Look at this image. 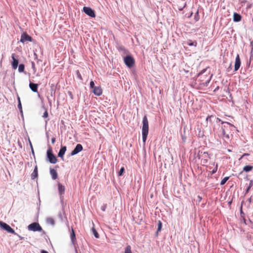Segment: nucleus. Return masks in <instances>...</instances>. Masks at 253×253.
<instances>
[{"mask_svg":"<svg viewBox=\"0 0 253 253\" xmlns=\"http://www.w3.org/2000/svg\"><path fill=\"white\" fill-rule=\"evenodd\" d=\"M0 226L7 232L17 235L13 229H12L9 225L2 221H0Z\"/></svg>","mask_w":253,"mask_h":253,"instance_id":"nucleus-5","label":"nucleus"},{"mask_svg":"<svg viewBox=\"0 0 253 253\" xmlns=\"http://www.w3.org/2000/svg\"><path fill=\"white\" fill-rule=\"evenodd\" d=\"M247 155H249V154H247V153H244L242 156V157H241L240 159H242L243 157H244L245 156H247Z\"/></svg>","mask_w":253,"mask_h":253,"instance_id":"nucleus-41","label":"nucleus"},{"mask_svg":"<svg viewBox=\"0 0 253 253\" xmlns=\"http://www.w3.org/2000/svg\"><path fill=\"white\" fill-rule=\"evenodd\" d=\"M43 117L44 118H47L48 117V113L47 112V111H45L44 113Z\"/></svg>","mask_w":253,"mask_h":253,"instance_id":"nucleus-36","label":"nucleus"},{"mask_svg":"<svg viewBox=\"0 0 253 253\" xmlns=\"http://www.w3.org/2000/svg\"><path fill=\"white\" fill-rule=\"evenodd\" d=\"M92 231L93 234H94V236L95 237V238H98L99 237V235L98 233H97V232L96 231V230H95V229L94 227L92 228Z\"/></svg>","mask_w":253,"mask_h":253,"instance_id":"nucleus-26","label":"nucleus"},{"mask_svg":"<svg viewBox=\"0 0 253 253\" xmlns=\"http://www.w3.org/2000/svg\"><path fill=\"white\" fill-rule=\"evenodd\" d=\"M38 176V168L36 166L31 174V178L32 179H35Z\"/></svg>","mask_w":253,"mask_h":253,"instance_id":"nucleus-20","label":"nucleus"},{"mask_svg":"<svg viewBox=\"0 0 253 253\" xmlns=\"http://www.w3.org/2000/svg\"><path fill=\"white\" fill-rule=\"evenodd\" d=\"M94 94L97 96H100L102 93V89L100 86H95L93 89Z\"/></svg>","mask_w":253,"mask_h":253,"instance_id":"nucleus-14","label":"nucleus"},{"mask_svg":"<svg viewBox=\"0 0 253 253\" xmlns=\"http://www.w3.org/2000/svg\"><path fill=\"white\" fill-rule=\"evenodd\" d=\"M66 151V147L65 146H62L58 154V156L63 159V156Z\"/></svg>","mask_w":253,"mask_h":253,"instance_id":"nucleus-15","label":"nucleus"},{"mask_svg":"<svg viewBox=\"0 0 253 253\" xmlns=\"http://www.w3.org/2000/svg\"><path fill=\"white\" fill-rule=\"evenodd\" d=\"M83 149V146L80 144H78L75 149L72 151L71 155L72 156L75 155L80 152L82 151Z\"/></svg>","mask_w":253,"mask_h":253,"instance_id":"nucleus-12","label":"nucleus"},{"mask_svg":"<svg viewBox=\"0 0 253 253\" xmlns=\"http://www.w3.org/2000/svg\"><path fill=\"white\" fill-rule=\"evenodd\" d=\"M125 253H132L131 246L127 245L125 250Z\"/></svg>","mask_w":253,"mask_h":253,"instance_id":"nucleus-24","label":"nucleus"},{"mask_svg":"<svg viewBox=\"0 0 253 253\" xmlns=\"http://www.w3.org/2000/svg\"><path fill=\"white\" fill-rule=\"evenodd\" d=\"M222 123L225 124V125L223 126L222 128L223 135L224 136L226 137V138H229V134L227 133V129L228 128H232V127H234V126L233 125H232L229 123H227V122H222Z\"/></svg>","mask_w":253,"mask_h":253,"instance_id":"nucleus-6","label":"nucleus"},{"mask_svg":"<svg viewBox=\"0 0 253 253\" xmlns=\"http://www.w3.org/2000/svg\"><path fill=\"white\" fill-rule=\"evenodd\" d=\"M18 103L19 102H21L20 99V97L19 96L18 97Z\"/></svg>","mask_w":253,"mask_h":253,"instance_id":"nucleus-43","label":"nucleus"},{"mask_svg":"<svg viewBox=\"0 0 253 253\" xmlns=\"http://www.w3.org/2000/svg\"><path fill=\"white\" fill-rule=\"evenodd\" d=\"M94 87H95L94 83L93 81H91L90 82V87L93 89L94 88Z\"/></svg>","mask_w":253,"mask_h":253,"instance_id":"nucleus-33","label":"nucleus"},{"mask_svg":"<svg viewBox=\"0 0 253 253\" xmlns=\"http://www.w3.org/2000/svg\"><path fill=\"white\" fill-rule=\"evenodd\" d=\"M197 198L198 199V202L200 203L202 199V197L199 195V196H198Z\"/></svg>","mask_w":253,"mask_h":253,"instance_id":"nucleus-39","label":"nucleus"},{"mask_svg":"<svg viewBox=\"0 0 253 253\" xmlns=\"http://www.w3.org/2000/svg\"><path fill=\"white\" fill-rule=\"evenodd\" d=\"M77 74H78V78L82 80V76H81V75L80 74V73H79V71L77 72Z\"/></svg>","mask_w":253,"mask_h":253,"instance_id":"nucleus-37","label":"nucleus"},{"mask_svg":"<svg viewBox=\"0 0 253 253\" xmlns=\"http://www.w3.org/2000/svg\"><path fill=\"white\" fill-rule=\"evenodd\" d=\"M187 44L189 46H194L196 47L197 43L196 41H192V40H189L187 41Z\"/></svg>","mask_w":253,"mask_h":253,"instance_id":"nucleus-22","label":"nucleus"},{"mask_svg":"<svg viewBox=\"0 0 253 253\" xmlns=\"http://www.w3.org/2000/svg\"><path fill=\"white\" fill-rule=\"evenodd\" d=\"M217 167H218V165L217 164L216 165V167H215V169H214L212 171V173H214L216 172L217 170Z\"/></svg>","mask_w":253,"mask_h":253,"instance_id":"nucleus-35","label":"nucleus"},{"mask_svg":"<svg viewBox=\"0 0 253 253\" xmlns=\"http://www.w3.org/2000/svg\"><path fill=\"white\" fill-rule=\"evenodd\" d=\"M41 253H48V252L44 251V250H42Z\"/></svg>","mask_w":253,"mask_h":253,"instance_id":"nucleus-42","label":"nucleus"},{"mask_svg":"<svg viewBox=\"0 0 253 253\" xmlns=\"http://www.w3.org/2000/svg\"><path fill=\"white\" fill-rule=\"evenodd\" d=\"M25 65L23 64H21L19 65L18 71L19 72H23L24 71Z\"/></svg>","mask_w":253,"mask_h":253,"instance_id":"nucleus-25","label":"nucleus"},{"mask_svg":"<svg viewBox=\"0 0 253 253\" xmlns=\"http://www.w3.org/2000/svg\"><path fill=\"white\" fill-rule=\"evenodd\" d=\"M71 239L73 244L76 241L75 233L73 229H72V233L71 234Z\"/></svg>","mask_w":253,"mask_h":253,"instance_id":"nucleus-21","label":"nucleus"},{"mask_svg":"<svg viewBox=\"0 0 253 253\" xmlns=\"http://www.w3.org/2000/svg\"><path fill=\"white\" fill-rule=\"evenodd\" d=\"M251 45L252 46V50H251V52L250 59L251 60L253 58V43L252 42H251Z\"/></svg>","mask_w":253,"mask_h":253,"instance_id":"nucleus-30","label":"nucleus"},{"mask_svg":"<svg viewBox=\"0 0 253 253\" xmlns=\"http://www.w3.org/2000/svg\"><path fill=\"white\" fill-rule=\"evenodd\" d=\"M252 185H253V182H252V181H251L250 185H249V187L248 188L247 191H248L251 188V187L252 186Z\"/></svg>","mask_w":253,"mask_h":253,"instance_id":"nucleus-38","label":"nucleus"},{"mask_svg":"<svg viewBox=\"0 0 253 253\" xmlns=\"http://www.w3.org/2000/svg\"><path fill=\"white\" fill-rule=\"evenodd\" d=\"M207 69L203 70L199 73L197 81L200 83V84L204 86L207 85L210 82L211 76L210 75L209 73H207Z\"/></svg>","mask_w":253,"mask_h":253,"instance_id":"nucleus-1","label":"nucleus"},{"mask_svg":"<svg viewBox=\"0 0 253 253\" xmlns=\"http://www.w3.org/2000/svg\"><path fill=\"white\" fill-rule=\"evenodd\" d=\"M29 87L33 91H34L35 92H36L38 91V84L30 83L29 84Z\"/></svg>","mask_w":253,"mask_h":253,"instance_id":"nucleus-17","label":"nucleus"},{"mask_svg":"<svg viewBox=\"0 0 253 253\" xmlns=\"http://www.w3.org/2000/svg\"><path fill=\"white\" fill-rule=\"evenodd\" d=\"M241 16L237 13H234L233 15V20L235 22H239L241 20Z\"/></svg>","mask_w":253,"mask_h":253,"instance_id":"nucleus-18","label":"nucleus"},{"mask_svg":"<svg viewBox=\"0 0 253 253\" xmlns=\"http://www.w3.org/2000/svg\"><path fill=\"white\" fill-rule=\"evenodd\" d=\"M143 126L142 128V139L143 142H145L148 134L149 125L147 117L145 116L143 118Z\"/></svg>","mask_w":253,"mask_h":253,"instance_id":"nucleus-2","label":"nucleus"},{"mask_svg":"<svg viewBox=\"0 0 253 253\" xmlns=\"http://www.w3.org/2000/svg\"><path fill=\"white\" fill-rule=\"evenodd\" d=\"M23 237H20V239H21V240H22V239H23Z\"/></svg>","mask_w":253,"mask_h":253,"instance_id":"nucleus-45","label":"nucleus"},{"mask_svg":"<svg viewBox=\"0 0 253 253\" xmlns=\"http://www.w3.org/2000/svg\"><path fill=\"white\" fill-rule=\"evenodd\" d=\"M32 68L34 71V73H36L37 71L35 64L34 62H32Z\"/></svg>","mask_w":253,"mask_h":253,"instance_id":"nucleus-31","label":"nucleus"},{"mask_svg":"<svg viewBox=\"0 0 253 253\" xmlns=\"http://www.w3.org/2000/svg\"><path fill=\"white\" fill-rule=\"evenodd\" d=\"M47 222L48 223H50L52 225H53L54 224V220L53 218H48L47 219Z\"/></svg>","mask_w":253,"mask_h":253,"instance_id":"nucleus-28","label":"nucleus"},{"mask_svg":"<svg viewBox=\"0 0 253 253\" xmlns=\"http://www.w3.org/2000/svg\"><path fill=\"white\" fill-rule=\"evenodd\" d=\"M229 179V177H225L220 182V185H224L226 182Z\"/></svg>","mask_w":253,"mask_h":253,"instance_id":"nucleus-27","label":"nucleus"},{"mask_svg":"<svg viewBox=\"0 0 253 253\" xmlns=\"http://www.w3.org/2000/svg\"><path fill=\"white\" fill-rule=\"evenodd\" d=\"M28 228L29 230L33 231H41L42 230L41 226L37 222H34L30 224L28 226Z\"/></svg>","mask_w":253,"mask_h":253,"instance_id":"nucleus-8","label":"nucleus"},{"mask_svg":"<svg viewBox=\"0 0 253 253\" xmlns=\"http://www.w3.org/2000/svg\"><path fill=\"white\" fill-rule=\"evenodd\" d=\"M124 62L128 67L131 68L134 65L135 61L132 56L127 55L125 57Z\"/></svg>","mask_w":253,"mask_h":253,"instance_id":"nucleus-7","label":"nucleus"},{"mask_svg":"<svg viewBox=\"0 0 253 253\" xmlns=\"http://www.w3.org/2000/svg\"><path fill=\"white\" fill-rule=\"evenodd\" d=\"M198 157L201 160V164L203 165L207 164L210 158L209 154L206 152H199Z\"/></svg>","mask_w":253,"mask_h":253,"instance_id":"nucleus-3","label":"nucleus"},{"mask_svg":"<svg viewBox=\"0 0 253 253\" xmlns=\"http://www.w3.org/2000/svg\"><path fill=\"white\" fill-rule=\"evenodd\" d=\"M18 56L16 55L15 53H12L11 55V58L12 59V62H11V65L14 69H16L18 65Z\"/></svg>","mask_w":253,"mask_h":253,"instance_id":"nucleus-9","label":"nucleus"},{"mask_svg":"<svg viewBox=\"0 0 253 253\" xmlns=\"http://www.w3.org/2000/svg\"><path fill=\"white\" fill-rule=\"evenodd\" d=\"M83 11L85 14L91 17H95L94 11L92 10L90 7L84 6L83 8Z\"/></svg>","mask_w":253,"mask_h":253,"instance_id":"nucleus-10","label":"nucleus"},{"mask_svg":"<svg viewBox=\"0 0 253 253\" xmlns=\"http://www.w3.org/2000/svg\"><path fill=\"white\" fill-rule=\"evenodd\" d=\"M241 65V60L240 58V56L239 54H237L236 59H235V67L234 70L237 71L240 68Z\"/></svg>","mask_w":253,"mask_h":253,"instance_id":"nucleus-13","label":"nucleus"},{"mask_svg":"<svg viewBox=\"0 0 253 253\" xmlns=\"http://www.w3.org/2000/svg\"><path fill=\"white\" fill-rule=\"evenodd\" d=\"M162 227V223L161 221H158L157 232L160 231Z\"/></svg>","mask_w":253,"mask_h":253,"instance_id":"nucleus-29","label":"nucleus"},{"mask_svg":"<svg viewBox=\"0 0 253 253\" xmlns=\"http://www.w3.org/2000/svg\"><path fill=\"white\" fill-rule=\"evenodd\" d=\"M47 157L49 162L51 164H55L57 162L56 157L53 154L51 149L47 151Z\"/></svg>","mask_w":253,"mask_h":253,"instance_id":"nucleus-4","label":"nucleus"},{"mask_svg":"<svg viewBox=\"0 0 253 253\" xmlns=\"http://www.w3.org/2000/svg\"><path fill=\"white\" fill-rule=\"evenodd\" d=\"M125 171V169L124 167H122L121 169H120V171L119 172V176H121L123 175V174L124 173Z\"/></svg>","mask_w":253,"mask_h":253,"instance_id":"nucleus-32","label":"nucleus"},{"mask_svg":"<svg viewBox=\"0 0 253 253\" xmlns=\"http://www.w3.org/2000/svg\"><path fill=\"white\" fill-rule=\"evenodd\" d=\"M50 174L53 179L55 180L57 178L58 174L56 170L53 169H50Z\"/></svg>","mask_w":253,"mask_h":253,"instance_id":"nucleus-16","label":"nucleus"},{"mask_svg":"<svg viewBox=\"0 0 253 253\" xmlns=\"http://www.w3.org/2000/svg\"><path fill=\"white\" fill-rule=\"evenodd\" d=\"M32 38L30 36L28 35L26 32H24L21 35L20 42L24 43L26 41L32 42Z\"/></svg>","mask_w":253,"mask_h":253,"instance_id":"nucleus-11","label":"nucleus"},{"mask_svg":"<svg viewBox=\"0 0 253 253\" xmlns=\"http://www.w3.org/2000/svg\"><path fill=\"white\" fill-rule=\"evenodd\" d=\"M253 169V167L251 166H246L244 167L243 170L246 172H249L250 171L252 170Z\"/></svg>","mask_w":253,"mask_h":253,"instance_id":"nucleus-23","label":"nucleus"},{"mask_svg":"<svg viewBox=\"0 0 253 253\" xmlns=\"http://www.w3.org/2000/svg\"><path fill=\"white\" fill-rule=\"evenodd\" d=\"M58 187L59 194L62 195L65 191V187L60 183L58 184Z\"/></svg>","mask_w":253,"mask_h":253,"instance_id":"nucleus-19","label":"nucleus"},{"mask_svg":"<svg viewBox=\"0 0 253 253\" xmlns=\"http://www.w3.org/2000/svg\"><path fill=\"white\" fill-rule=\"evenodd\" d=\"M218 88H219V87H218V86H217V87H216V88L214 90V91H215L216 90H218Z\"/></svg>","mask_w":253,"mask_h":253,"instance_id":"nucleus-44","label":"nucleus"},{"mask_svg":"<svg viewBox=\"0 0 253 253\" xmlns=\"http://www.w3.org/2000/svg\"><path fill=\"white\" fill-rule=\"evenodd\" d=\"M18 108L22 112V105L21 102H19L18 104Z\"/></svg>","mask_w":253,"mask_h":253,"instance_id":"nucleus-34","label":"nucleus"},{"mask_svg":"<svg viewBox=\"0 0 253 253\" xmlns=\"http://www.w3.org/2000/svg\"><path fill=\"white\" fill-rule=\"evenodd\" d=\"M55 137H52L51 138V142L52 144H54L55 143Z\"/></svg>","mask_w":253,"mask_h":253,"instance_id":"nucleus-40","label":"nucleus"}]
</instances>
